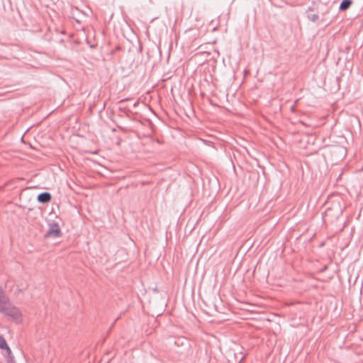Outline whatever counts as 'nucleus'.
<instances>
[{
  "mask_svg": "<svg viewBox=\"0 0 363 363\" xmlns=\"http://www.w3.org/2000/svg\"><path fill=\"white\" fill-rule=\"evenodd\" d=\"M0 349L5 350L6 353H11V348L8 345L4 336L1 335H0Z\"/></svg>",
  "mask_w": 363,
  "mask_h": 363,
  "instance_id": "obj_5",
  "label": "nucleus"
},
{
  "mask_svg": "<svg viewBox=\"0 0 363 363\" xmlns=\"http://www.w3.org/2000/svg\"><path fill=\"white\" fill-rule=\"evenodd\" d=\"M174 344L177 346H186L188 347V341L184 338H178L175 340Z\"/></svg>",
  "mask_w": 363,
  "mask_h": 363,
  "instance_id": "obj_7",
  "label": "nucleus"
},
{
  "mask_svg": "<svg viewBox=\"0 0 363 363\" xmlns=\"http://www.w3.org/2000/svg\"><path fill=\"white\" fill-rule=\"evenodd\" d=\"M48 224L49 229L45 235V238H57L62 235V230L57 222L55 220H48Z\"/></svg>",
  "mask_w": 363,
  "mask_h": 363,
  "instance_id": "obj_2",
  "label": "nucleus"
},
{
  "mask_svg": "<svg viewBox=\"0 0 363 363\" xmlns=\"http://www.w3.org/2000/svg\"><path fill=\"white\" fill-rule=\"evenodd\" d=\"M52 199V196L50 193L44 191L40 194H39L37 196V201L40 203H49Z\"/></svg>",
  "mask_w": 363,
  "mask_h": 363,
  "instance_id": "obj_3",
  "label": "nucleus"
},
{
  "mask_svg": "<svg viewBox=\"0 0 363 363\" xmlns=\"http://www.w3.org/2000/svg\"><path fill=\"white\" fill-rule=\"evenodd\" d=\"M0 312L7 316L11 317L13 320H18L21 318L20 311L13 306L9 298L5 294L2 287L0 286Z\"/></svg>",
  "mask_w": 363,
  "mask_h": 363,
  "instance_id": "obj_1",
  "label": "nucleus"
},
{
  "mask_svg": "<svg viewBox=\"0 0 363 363\" xmlns=\"http://www.w3.org/2000/svg\"><path fill=\"white\" fill-rule=\"evenodd\" d=\"M301 123L303 125H306V123H305L304 122L301 121Z\"/></svg>",
  "mask_w": 363,
  "mask_h": 363,
  "instance_id": "obj_12",
  "label": "nucleus"
},
{
  "mask_svg": "<svg viewBox=\"0 0 363 363\" xmlns=\"http://www.w3.org/2000/svg\"><path fill=\"white\" fill-rule=\"evenodd\" d=\"M308 18L311 21L315 22L318 19L319 16L317 13H313L311 16H308Z\"/></svg>",
  "mask_w": 363,
  "mask_h": 363,
  "instance_id": "obj_9",
  "label": "nucleus"
},
{
  "mask_svg": "<svg viewBox=\"0 0 363 363\" xmlns=\"http://www.w3.org/2000/svg\"><path fill=\"white\" fill-rule=\"evenodd\" d=\"M6 362L7 363H16L14 356L11 351V353H7L6 357Z\"/></svg>",
  "mask_w": 363,
  "mask_h": 363,
  "instance_id": "obj_8",
  "label": "nucleus"
},
{
  "mask_svg": "<svg viewBox=\"0 0 363 363\" xmlns=\"http://www.w3.org/2000/svg\"><path fill=\"white\" fill-rule=\"evenodd\" d=\"M352 4V0H342L339 6V10L341 11L347 10Z\"/></svg>",
  "mask_w": 363,
  "mask_h": 363,
  "instance_id": "obj_4",
  "label": "nucleus"
},
{
  "mask_svg": "<svg viewBox=\"0 0 363 363\" xmlns=\"http://www.w3.org/2000/svg\"><path fill=\"white\" fill-rule=\"evenodd\" d=\"M128 99H122L121 100L118 104H120L119 107H118V110L121 111V112H123V113H125L126 115H128V112H130V107L129 106H123V104L127 101Z\"/></svg>",
  "mask_w": 363,
  "mask_h": 363,
  "instance_id": "obj_6",
  "label": "nucleus"
},
{
  "mask_svg": "<svg viewBox=\"0 0 363 363\" xmlns=\"http://www.w3.org/2000/svg\"><path fill=\"white\" fill-rule=\"evenodd\" d=\"M139 104V102L138 101H135V103L133 104V108H135L136 106H138V105Z\"/></svg>",
  "mask_w": 363,
  "mask_h": 363,
  "instance_id": "obj_10",
  "label": "nucleus"
},
{
  "mask_svg": "<svg viewBox=\"0 0 363 363\" xmlns=\"http://www.w3.org/2000/svg\"><path fill=\"white\" fill-rule=\"evenodd\" d=\"M362 288H363V284H362V286H361V289H360V293H361L362 296H363Z\"/></svg>",
  "mask_w": 363,
  "mask_h": 363,
  "instance_id": "obj_11",
  "label": "nucleus"
}]
</instances>
